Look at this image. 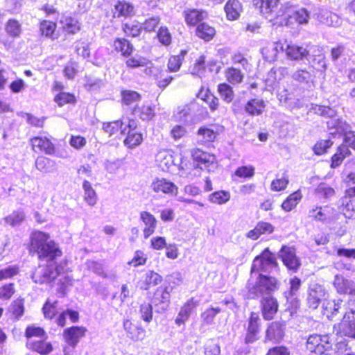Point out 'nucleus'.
<instances>
[{"mask_svg":"<svg viewBox=\"0 0 355 355\" xmlns=\"http://www.w3.org/2000/svg\"><path fill=\"white\" fill-rule=\"evenodd\" d=\"M279 0H254V5L259 7L261 14L270 21L279 17L282 18L280 24L285 22L286 25L291 24L293 21L298 24H306L309 20V12L305 8L294 10L293 8H282L278 9Z\"/></svg>","mask_w":355,"mask_h":355,"instance_id":"obj_1","label":"nucleus"},{"mask_svg":"<svg viewBox=\"0 0 355 355\" xmlns=\"http://www.w3.org/2000/svg\"><path fill=\"white\" fill-rule=\"evenodd\" d=\"M311 110L320 116L329 117L330 119L327 122L329 134L332 136H336L337 134H343L346 146L355 150V131L351 130L350 125L345 121L339 118H334L336 112L333 108L315 104L312 105Z\"/></svg>","mask_w":355,"mask_h":355,"instance_id":"obj_2","label":"nucleus"},{"mask_svg":"<svg viewBox=\"0 0 355 355\" xmlns=\"http://www.w3.org/2000/svg\"><path fill=\"white\" fill-rule=\"evenodd\" d=\"M30 251L38 254L40 259L53 261L62 255V251L57 243L50 239L49 234L34 231L30 236Z\"/></svg>","mask_w":355,"mask_h":355,"instance_id":"obj_3","label":"nucleus"},{"mask_svg":"<svg viewBox=\"0 0 355 355\" xmlns=\"http://www.w3.org/2000/svg\"><path fill=\"white\" fill-rule=\"evenodd\" d=\"M125 64L130 68L144 67L145 74L153 77L157 81L159 87H166L173 79L171 76L162 78V73L159 69L155 67L149 59L138 54L128 58Z\"/></svg>","mask_w":355,"mask_h":355,"instance_id":"obj_4","label":"nucleus"},{"mask_svg":"<svg viewBox=\"0 0 355 355\" xmlns=\"http://www.w3.org/2000/svg\"><path fill=\"white\" fill-rule=\"evenodd\" d=\"M279 282L272 277H268L259 274L258 277L254 282L252 275L248 281V290L250 295L255 297L271 296V293L279 288Z\"/></svg>","mask_w":355,"mask_h":355,"instance_id":"obj_5","label":"nucleus"},{"mask_svg":"<svg viewBox=\"0 0 355 355\" xmlns=\"http://www.w3.org/2000/svg\"><path fill=\"white\" fill-rule=\"evenodd\" d=\"M66 266L65 262L64 263H60L58 266L55 265L54 263L46 266H39L33 272L32 278L35 283H49L65 273L67 271Z\"/></svg>","mask_w":355,"mask_h":355,"instance_id":"obj_6","label":"nucleus"},{"mask_svg":"<svg viewBox=\"0 0 355 355\" xmlns=\"http://www.w3.org/2000/svg\"><path fill=\"white\" fill-rule=\"evenodd\" d=\"M334 332L341 336L355 338V300L350 299L348 301L347 311L342 321L334 326Z\"/></svg>","mask_w":355,"mask_h":355,"instance_id":"obj_7","label":"nucleus"},{"mask_svg":"<svg viewBox=\"0 0 355 355\" xmlns=\"http://www.w3.org/2000/svg\"><path fill=\"white\" fill-rule=\"evenodd\" d=\"M155 160L158 166L165 172L173 173L176 170L180 171L184 169L181 157L170 150H159Z\"/></svg>","mask_w":355,"mask_h":355,"instance_id":"obj_8","label":"nucleus"},{"mask_svg":"<svg viewBox=\"0 0 355 355\" xmlns=\"http://www.w3.org/2000/svg\"><path fill=\"white\" fill-rule=\"evenodd\" d=\"M277 263L275 255L268 249H266L260 256L253 260L251 267V274L259 272H271L276 270Z\"/></svg>","mask_w":355,"mask_h":355,"instance_id":"obj_9","label":"nucleus"},{"mask_svg":"<svg viewBox=\"0 0 355 355\" xmlns=\"http://www.w3.org/2000/svg\"><path fill=\"white\" fill-rule=\"evenodd\" d=\"M306 348L311 352L320 355L327 354V352L331 348L329 337L327 335H311L306 341Z\"/></svg>","mask_w":355,"mask_h":355,"instance_id":"obj_10","label":"nucleus"},{"mask_svg":"<svg viewBox=\"0 0 355 355\" xmlns=\"http://www.w3.org/2000/svg\"><path fill=\"white\" fill-rule=\"evenodd\" d=\"M150 189L155 193H162L166 195L176 196L178 187L170 180L163 178H156L150 184Z\"/></svg>","mask_w":355,"mask_h":355,"instance_id":"obj_11","label":"nucleus"},{"mask_svg":"<svg viewBox=\"0 0 355 355\" xmlns=\"http://www.w3.org/2000/svg\"><path fill=\"white\" fill-rule=\"evenodd\" d=\"M279 256L288 270L293 272L297 270L300 266V261L296 256L294 248L283 246L279 251Z\"/></svg>","mask_w":355,"mask_h":355,"instance_id":"obj_12","label":"nucleus"},{"mask_svg":"<svg viewBox=\"0 0 355 355\" xmlns=\"http://www.w3.org/2000/svg\"><path fill=\"white\" fill-rule=\"evenodd\" d=\"M325 295V290L322 286L312 283L310 284L307 297L308 304L310 308L317 309Z\"/></svg>","mask_w":355,"mask_h":355,"instance_id":"obj_13","label":"nucleus"},{"mask_svg":"<svg viewBox=\"0 0 355 355\" xmlns=\"http://www.w3.org/2000/svg\"><path fill=\"white\" fill-rule=\"evenodd\" d=\"M31 144L35 153L44 152L47 155L54 153V145L46 137H35L31 139Z\"/></svg>","mask_w":355,"mask_h":355,"instance_id":"obj_14","label":"nucleus"},{"mask_svg":"<svg viewBox=\"0 0 355 355\" xmlns=\"http://www.w3.org/2000/svg\"><path fill=\"white\" fill-rule=\"evenodd\" d=\"M86 328L74 326L66 329L64 331V338L66 343L71 347H75L80 338L85 336Z\"/></svg>","mask_w":355,"mask_h":355,"instance_id":"obj_15","label":"nucleus"},{"mask_svg":"<svg viewBox=\"0 0 355 355\" xmlns=\"http://www.w3.org/2000/svg\"><path fill=\"white\" fill-rule=\"evenodd\" d=\"M139 218L144 225V237L146 239L155 232L157 228V220L152 214L146 211L140 212Z\"/></svg>","mask_w":355,"mask_h":355,"instance_id":"obj_16","label":"nucleus"},{"mask_svg":"<svg viewBox=\"0 0 355 355\" xmlns=\"http://www.w3.org/2000/svg\"><path fill=\"white\" fill-rule=\"evenodd\" d=\"M191 155L193 159L200 164L203 165L208 171H211L216 166V157L213 154L204 152L199 148H196L191 151Z\"/></svg>","mask_w":355,"mask_h":355,"instance_id":"obj_17","label":"nucleus"},{"mask_svg":"<svg viewBox=\"0 0 355 355\" xmlns=\"http://www.w3.org/2000/svg\"><path fill=\"white\" fill-rule=\"evenodd\" d=\"M123 328L127 336L133 341L143 340L146 336V330L140 325L133 324L130 320H124Z\"/></svg>","mask_w":355,"mask_h":355,"instance_id":"obj_18","label":"nucleus"},{"mask_svg":"<svg viewBox=\"0 0 355 355\" xmlns=\"http://www.w3.org/2000/svg\"><path fill=\"white\" fill-rule=\"evenodd\" d=\"M261 310L265 320H272L278 310V304L273 297H263L261 302Z\"/></svg>","mask_w":355,"mask_h":355,"instance_id":"obj_19","label":"nucleus"},{"mask_svg":"<svg viewBox=\"0 0 355 355\" xmlns=\"http://www.w3.org/2000/svg\"><path fill=\"white\" fill-rule=\"evenodd\" d=\"M334 285L338 293L340 294L355 295L354 282L341 275H336Z\"/></svg>","mask_w":355,"mask_h":355,"instance_id":"obj_20","label":"nucleus"},{"mask_svg":"<svg viewBox=\"0 0 355 355\" xmlns=\"http://www.w3.org/2000/svg\"><path fill=\"white\" fill-rule=\"evenodd\" d=\"M284 336V329L282 327V324L277 322H271L266 331V336L264 338V343L268 341H271L273 343H277Z\"/></svg>","mask_w":355,"mask_h":355,"instance_id":"obj_21","label":"nucleus"},{"mask_svg":"<svg viewBox=\"0 0 355 355\" xmlns=\"http://www.w3.org/2000/svg\"><path fill=\"white\" fill-rule=\"evenodd\" d=\"M64 31L69 34H75L80 30V24L69 14H62L59 20Z\"/></svg>","mask_w":355,"mask_h":355,"instance_id":"obj_22","label":"nucleus"},{"mask_svg":"<svg viewBox=\"0 0 355 355\" xmlns=\"http://www.w3.org/2000/svg\"><path fill=\"white\" fill-rule=\"evenodd\" d=\"M224 10L228 20H237L243 10L241 3L239 0H228L225 5Z\"/></svg>","mask_w":355,"mask_h":355,"instance_id":"obj_23","label":"nucleus"},{"mask_svg":"<svg viewBox=\"0 0 355 355\" xmlns=\"http://www.w3.org/2000/svg\"><path fill=\"white\" fill-rule=\"evenodd\" d=\"M198 306V302L193 300V298L188 300L183 306L180 309V311L175 320V322L178 326L183 324L187 321L190 317V315L193 309Z\"/></svg>","mask_w":355,"mask_h":355,"instance_id":"obj_24","label":"nucleus"},{"mask_svg":"<svg viewBox=\"0 0 355 355\" xmlns=\"http://www.w3.org/2000/svg\"><path fill=\"white\" fill-rule=\"evenodd\" d=\"M274 231V227L272 224L259 221L254 228L247 233V237L252 240L258 239L262 234H271Z\"/></svg>","mask_w":355,"mask_h":355,"instance_id":"obj_25","label":"nucleus"},{"mask_svg":"<svg viewBox=\"0 0 355 355\" xmlns=\"http://www.w3.org/2000/svg\"><path fill=\"white\" fill-rule=\"evenodd\" d=\"M218 135L214 127H200L197 132V141L200 144H206L214 141Z\"/></svg>","mask_w":355,"mask_h":355,"instance_id":"obj_26","label":"nucleus"},{"mask_svg":"<svg viewBox=\"0 0 355 355\" xmlns=\"http://www.w3.org/2000/svg\"><path fill=\"white\" fill-rule=\"evenodd\" d=\"M318 19L320 22L329 26H338L341 24L339 16L327 10H321L318 14Z\"/></svg>","mask_w":355,"mask_h":355,"instance_id":"obj_27","label":"nucleus"},{"mask_svg":"<svg viewBox=\"0 0 355 355\" xmlns=\"http://www.w3.org/2000/svg\"><path fill=\"white\" fill-rule=\"evenodd\" d=\"M284 51V46L280 42H272L268 44L266 46L263 48L262 54L268 62L275 61L277 58V54L280 51Z\"/></svg>","mask_w":355,"mask_h":355,"instance_id":"obj_28","label":"nucleus"},{"mask_svg":"<svg viewBox=\"0 0 355 355\" xmlns=\"http://www.w3.org/2000/svg\"><path fill=\"white\" fill-rule=\"evenodd\" d=\"M114 50L123 57L128 58L133 52L132 44L125 38H116L113 43Z\"/></svg>","mask_w":355,"mask_h":355,"instance_id":"obj_29","label":"nucleus"},{"mask_svg":"<svg viewBox=\"0 0 355 355\" xmlns=\"http://www.w3.org/2000/svg\"><path fill=\"white\" fill-rule=\"evenodd\" d=\"M45 339H30L27 341V346L33 350L41 354H48L52 351L50 343L44 341Z\"/></svg>","mask_w":355,"mask_h":355,"instance_id":"obj_30","label":"nucleus"},{"mask_svg":"<svg viewBox=\"0 0 355 355\" xmlns=\"http://www.w3.org/2000/svg\"><path fill=\"white\" fill-rule=\"evenodd\" d=\"M207 17V12L202 10L188 9L184 11L185 21L191 26H195Z\"/></svg>","mask_w":355,"mask_h":355,"instance_id":"obj_31","label":"nucleus"},{"mask_svg":"<svg viewBox=\"0 0 355 355\" xmlns=\"http://www.w3.org/2000/svg\"><path fill=\"white\" fill-rule=\"evenodd\" d=\"M132 114L142 120H150L155 115V109L150 103H146L134 107Z\"/></svg>","mask_w":355,"mask_h":355,"instance_id":"obj_32","label":"nucleus"},{"mask_svg":"<svg viewBox=\"0 0 355 355\" xmlns=\"http://www.w3.org/2000/svg\"><path fill=\"white\" fill-rule=\"evenodd\" d=\"M287 57L291 60H302L309 55V51L295 44H288L285 49Z\"/></svg>","mask_w":355,"mask_h":355,"instance_id":"obj_33","label":"nucleus"},{"mask_svg":"<svg viewBox=\"0 0 355 355\" xmlns=\"http://www.w3.org/2000/svg\"><path fill=\"white\" fill-rule=\"evenodd\" d=\"M291 77L293 80L299 83L309 85L313 82L315 76L313 70L299 69L292 73Z\"/></svg>","mask_w":355,"mask_h":355,"instance_id":"obj_34","label":"nucleus"},{"mask_svg":"<svg viewBox=\"0 0 355 355\" xmlns=\"http://www.w3.org/2000/svg\"><path fill=\"white\" fill-rule=\"evenodd\" d=\"M134 7L133 6L123 0L118 1L114 6V17H128L133 13Z\"/></svg>","mask_w":355,"mask_h":355,"instance_id":"obj_35","label":"nucleus"},{"mask_svg":"<svg viewBox=\"0 0 355 355\" xmlns=\"http://www.w3.org/2000/svg\"><path fill=\"white\" fill-rule=\"evenodd\" d=\"M35 167L42 173H51L55 170L56 164L53 159L40 156L35 160Z\"/></svg>","mask_w":355,"mask_h":355,"instance_id":"obj_36","label":"nucleus"},{"mask_svg":"<svg viewBox=\"0 0 355 355\" xmlns=\"http://www.w3.org/2000/svg\"><path fill=\"white\" fill-rule=\"evenodd\" d=\"M340 209L346 218H355V199L341 198Z\"/></svg>","mask_w":355,"mask_h":355,"instance_id":"obj_37","label":"nucleus"},{"mask_svg":"<svg viewBox=\"0 0 355 355\" xmlns=\"http://www.w3.org/2000/svg\"><path fill=\"white\" fill-rule=\"evenodd\" d=\"M215 34V28L207 23H201L196 28L197 36L206 42L212 40Z\"/></svg>","mask_w":355,"mask_h":355,"instance_id":"obj_38","label":"nucleus"},{"mask_svg":"<svg viewBox=\"0 0 355 355\" xmlns=\"http://www.w3.org/2000/svg\"><path fill=\"white\" fill-rule=\"evenodd\" d=\"M264 107L265 103L262 99L253 98L246 103L245 110L249 114L254 116L261 114Z\"/></svg>","mask_w":355,"mask_h":355,"instance_id":"obj_39","label":"nucleus"},{"mask_svg":"<svg viewBox=\"0 0 355 355\" xmlns=\"http://www.w3.org/2000/svg\"><path fill=\"white\" fill-rule=\"evenodd\" d=\"M335 189L325 182L320 183L314 191V194L318 199L328 200L334 196Z\"/></svg>","mask_w":355,"mask_h":355,"instance_id":"obj_40","label":"nucleus"},{"mask_svg":"<svg viewBox=\"0 0 355 355\" xmlns=\"http://www.w3.org/2000/svg\"><path fill=\"white\" fill-rule=\"evenodd\" d=\"M350 155V150L345 144L340 145L336 153L331 157V168H336L339 166L343 162V159Z\"/></svg>","mask_w":355,"mask_h":355,"instance_id":"obj_41","label":"nucleus"},{"mask_svg":"<svg viewBox=\"0 0 355 355\" xmlns=\"http://www.w3.org/2000/svg\"><path fill=\"white\" fill-rule=\"evenodd\" d=\"M278 98L282 103L285 104V105L290 109L300 108L302 107L300 101L299 99L293 98L286 89L279 92Z\"/></svg>","mask_w":355,"mask_h":355,"instance_id":"obj_42","label":"nucleus"},{"mask_svg":"<svg viewBox=\"0 0 355 355\" xmlns=\"http://www.w3.org/2000/svg\"><path fill=\"white\" fill-rule=\"evenodd\" d=\"M83 189L84 190L85 201L90 206L95 205L97 202V195L91 183L85 180L83 183Z\"/></svg>","mask_w":355,"mask_h":355,"instance_id":"obj_43","label":"nucleus"},{"mask_svg":"<svg viewBox=\"0 0 355 355\" xmlns=\"http://www.w3.org/2000/svg\"><path fill=\"white\" fill-rule=\"evenodd\" d=\"M302 198L300 191H295L288 196L282 205V209L286 211H290L294 209Z\"/></svg>","mask_w":355,"mask_h":355,"instance_id":"obj_44","label":"nucleus"},{"mask_svg":"<svg viewBox=\"0 0 355 355\" xmlns=\"http://www.w3.org/2000/svg\"><path fill=\"white\" fill-rule=\"evenodd\" d=\"M225 76L227 80L232 85L241 83L244 77L241 71L235 67L227 68L225 71Z\"/></svg>","mask_w":355,"mask_h":355,"instance_id":"obj_45","label":"nucleus"},{"mask_svg":"<svg viewBox=\"0 0 355 355\" xmlns=\"http://www.w3.org/2000/svg\"><path fill=\"white\" fill-rule=\"evenodd\" d=\"M55 28L56 24L51 21H43L40 25L41 34L51 40L58 38L57 35L55 33Z\"/></svg>","mask_w":355,"mask_h":355,"instance_id":"obj_46","label":"nucleus"},{"mask_svg":"<svg viewBox=\"0 0 355 355\" xmlns=\"http://www.w3.org/2000/svg\"><path fill=\"white\" fill-rule=\"evenodd\" d=\"M103 129L109 136L117 133L119 130L121 134L125 133V128H123V122L121 121H115L112 122L104 123Z\"/></svg>","mask_w":355,"mask_h":355,"instance_id":"obj_47","label":"nucleus"},{"mask_svg":"<svg viewBox=\"0 0 355 355\" xmlns=\"http://www.w3.org/2000/svg\"><path fill=\"white\" fill-rule=\"evenodd\" d=\"M218 92L222 99L227 103H230L234 99V94L233 89L232 87L227 83L219 84L218 86Z\"/></svg>","mask_w":355,"mask_h":355,"instance_id":"obj_48","label":"nucleus"},{"mask_svg":"<svg viewBox=\"0 0 355 355\" xmlns=\"http://www.w3.org/2000/svg\"><path fill=\"white\" fill-rule=\"evenodd\" d=\"M123 103L126 105H132L141 99L139 93L132 90H123L121 92Z\"/></svg>","mask_w":355,"mask_h":355,"instance_id":"obj_49","label":"nucleus"},{"mask_svg":"<svg viewBox=\"0 0 355 355\" xmlns=\"http://www.w3.org/2000/svg\"><path fill=\"white\" fill-rule=\"evenodd\" d=\"M186 53L187 52L185 51H181L179 55L171 56L169 58L168 62V68L170 71L175 72L180 69Z\"/></svg>","mask_w":355,"mask_h":355,"instance_id":"obj_50","label":"nucleus"},{"mask_svg":"<svg viewBox=\"0 0 355 355\" xmlns=\"http://www.w3.org/2000/svg\"><path fill=\"white\" fill-rule=\"evenodd\" d=\"M127 134L128 136L124 140V144L128 148H135L141 143L143 137L141 133L128 131Z\"/></svg>","mask_w":355,"mask_h":355,"instance_id":"obj_51","label":"nucleus"},{"mask_svg":"<svg viewBox=\"0 0 355 355\" xmlns=\"http://www.w3.org/2000/svg\"><path fill=\"white\" fill-rule=\"evenodd\" d=\"M162 277L157 272L153 271H148L145 277V286L141 288L147 290L151 286H156L161 283Z\"/></svg>","mask_w":355,"mask_h":355,"instance_id":"obj_52","label":"nucleus"},{"mask_svg":"<svg viewBox=\"0 0 355 355\" xmlns=\"http://www.w3.org/2000/svg\"><path fill=\"white\" fill-rule=\"evenodd\" d=\"M143 28L142 25L137 22L126 23L123 26V30L128 36L137 37L140 35Z\"/></svg>","mask_w":355,"mask_h":355,"instance_id":"obj_53","label":"nucleus"},{"mask_svg":"<svg viewBox=\"0 0 355 355\" xmlns=\"http://www.w3.org/2000/svg\"><path fill=\"white\" fill-rule=\"evenodd\" d=\"M230 193L225 191L214 192L209 197V200L211 202L218 205L225 204L230 200Z\"/></svg>","mask_w":355,"mask_h":355,"instance_id":"obj_54","label":"nucleus"},{"mask_svg":"<svg viewBox=\"0 0 355 355\" xmlns=\"http://www.w3.org/2000/svg\"><path fill=\"white\" fill-rule=\"evenodd\" d=\"M334 334L338 336V338L336 339L337 343L336 345V353L338 355H343L347 352H352V347L349 345V340L345 338L343 339L344 336H341L340 335H337L334 331Z\"/></svg>","mask_w":355,"mask_h":355,"instance_id":"obj_55","label":"nucleus"},{"mask_svg":"<svg viewBox=\"0 0 355 355\" xmlns=\"http://www.w3.org/2000/svg\"><path fill=\"white\" fill-rule=\"evenodd\" d=\"M221 312L220 307H210L206 309L202 314L201 318L203 322L207 324H211L214 322V318L217 314Z\"/></svg>","mask_w":355,"mask_h":355,"instance_id":"obj_56","label":"nucleus"},{"mask_svg":"<svg viewBox=\"0 0 355 355\" xmlns=\"http://www.w3.org/2000/svg\"><path fill=\"white\" fill-rule=\"evenodd\" d=\"M24 218L25 215L22 211H16L6 217L5 221L11 226H16L20 225L24 221Z\"/></svg>","mask_w":355,"mask_h":355,"instance_id":"obj_57","label":"nucleus"},{"mask_svg":"<svg viewBox=\"0 0 355 355\" xmlns=\"http://www.w3.org/2000/svg\"><path fill=\"white\" fill-rule=\"evenodd\" d=\"M26 336L28 340L30 339H46V334L43 329L36 327H28L26 331Z\"/></svg>","mask_w":355,"mask_h":355,"instance_id":"obj_58","label":"nucleus"},{"mask_svg":"<svg viewBox=\"0 0 355 355\" xmlns=\"http://www.w3.org/2000/svg\"><path fill=\"white\" fill-rule=\"evenodd\" d=\"M288 184V175L284 173L282 178H277L272 182L270 189L274 191H281L286 188Z\"/></svg>","mask_w":355,"mask_h":355,"instance_id":"obj_59","label":"nucleus"},{"mask_svg":"<svg viewBox=\"0 0 355 355\" xmlns=\"http://www.w3.org/2000/svg\"><path fill=\"white\" fill-rule=\"evenodd\" d=\"M155 302H159L166 306L170 300V293L166 288H158L154 295Z\"/></svg>","mask_w":355,"mask_h":355,"instance_id":"obj_60","label":"nucleus"},{"mask_svg":"<svg viewBox=\"0 0 355 355\" xmlns=\"http://www.w3.org/2000/svg\"><path fill=\"white\" fill-rule=\"evenodd\" d=\"M141 318L146 322H150L153 318V307L150 303L144 302L140 305Z\"/></svg>","mask_w":355,"mask_h":355,"instance_id":"obj_61","label":"nucleus"},{"mask_svg":"<svg viewBox=\"0 0 355 355\" xmlns=\"http://www.w3.org/2000/svg\"><path fill=\"white\" fill-rule=\"evenodd\" d=\"M157 38L159 42L164 46H168L171 43V35L166 26L159 28Z\"/></svg>","mask_w":355,"mask_h":355,"instance_id":"obj_62","label":"nucleus"},{"mask_svg":"<svg viewBox=\"0 0 355 355\" xmlns=\"http://www.w3.org/2000/svg\"><path fill=\"white\" fill-rule=\"evenodd\" d=\"M332 144L333 142L330 139L320 140L315 144L313 150L315 154L320 155L325 153Z\"/></svg>","mask_w":355,"mask_h":355,"instance_id":"obj_63","label":"nucleus"},{"mask_svg":"<svg viewBox=\"0 0 355 355\" xmlns=\"http://www.w3.org/2000/svg\"><path fill=\"white\" fill-rule=\"evenodd\" d=\"M6 30L9 35L16 37L21 33V26L17 21L10 19L7 22Z\"/></svg>","mask_w":355,"mask_h":355,"instance_id":"obj_64","label":"nucleus"}]
</instances>
